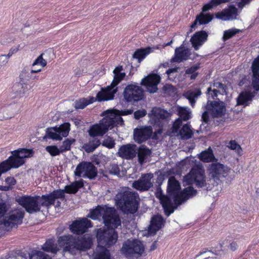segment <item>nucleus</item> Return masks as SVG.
Returning a JSON list of instances; mask_svg holds the SVG:
<instances>
[{"mask_svg": "<svg viewBox=\"0 0 259 259\" xmlns=\"http://www.w3.org/2000/svg\"><path fill=\"white\" fill-rule=\"evenodd\" d=\"M118 238L117 231L113 229L98 230L97 239L98 245L94 251L95 259H111V254L106 247L109 248L114 245Z\"/></svg>", "mask_w": 259, "mask_h": 259, "instance_id": "f257e3e1", "label": "nucleus"}, {"mask_svg": "<svg viewBox=\"0 0 259 259\" xmlns=\"http://www.w3.org/2000/svg\"><path fill=\"white\" fill-rule=\"evenodd\" d=\"M103 114L105 117L99 123L92 125L88 131L89 136L92 138L102 137L109 129L112 128L116 125L123 124L122 118L116 115L112 110H107Z\"/></svg>", "mask_w": 259, "mask_h": 259, "instance_id": "f03ea898", "label": "nucleus"}, {"mask_svg": "<svg viewBox=\"0 0 259 259\" xmlns=\"http://www.w3.org/2000/svg\"><path fill=\"white\" fill-rule=\"evenodd\" d=\"M58 243L64 247V250L72 254L84 251L91 248L92 239L90 236L75 237L71 235H64L58 238Z\"/></svg>", "mask_w": 259, "mask_h": 259, "instance_id": "7ed1b4c3", "label": "nucleus"}, {"mask_svg": "<svg viewBox=\"0 0 259 259\" xmlns=\"http://www.w3.org/2000/svg\"><path fill=\"white\" fill-rule=\"evenodd\" d=\"M114 199L117 206L125 213L134 214L138 209L139 195L137 192L122 188L119 190Z\"/></svg>", "mask_w": 259, "mask_h": 259, "instance_id": "20e7f679", "label": "nucleus"}, {"mask_svg": "<svg viewBox=\"0 0 259 259\" xmlns=\"http://www.w3.org/2000/svg\"><path fill=\"white\" fill-rule=\"evenodd\" d=\"M123 69L122 66L116 67L113 70L114 78L110 85L102 88L101 91L97 94V99L99 102L111 100L114 99L115 94L117 92V85L125 76L124 72H121Z\"/></svg>", "mask_w": 259, "mask_h": 259, "instance_id": "39448f33", "label": "nucleus"}, {"mask_svg": "<svg viewBox=\"0 0 259 259\" xmlns=\"http://www.w3.org/2000/svg\"><path fill=\"white\" fill-rule=\"evenodd\" d=\"M208 180L207 182L211 183L212 186H218L220 184L222 180L226 178L231 171V168L218 162V160L212 161L207 169Z\"/></svg>", "mask_w": 259, "mask_h": 259, "instance_id": "423d86ee", "label": "nucleus"}, {"mask_svg": "<svg viewBox=\"0 0 259 259\" xmlns=\"http://www.w3.org/2000/svg\"><path fill=\"white\" fill-rule=\"evenodd\" d=\"M145 247L143 243L139 240L135 239L129 240L124 242L120 249L121 253L127 258H138L143 253Z\"/></svg>", "mask_w": 259, "mask_h": 259, "instance_id": "0eeeda50", "label": "nucleus"}, {"mask_svg": "<svg viewBox=\"0 0 259 259\" xmlns=\"http://www.w3.org/2000/svg\"><path fill=\"white\" fill-rule=\"evenodd\" d=\"M124 100L132 104L144 98V91L142 87L137 83L127 84L123 92Z\"/></svg>", "mask_w": 259, "mask_h": 259, "instance_id": "6e6552de", "label": "nucleus"}, {"mask_svg": "<svg viewBox=\"0 0 259 259\" xmlns=\"http://www.w3.org/2000/svg\"><path fill=\"white\" fill-rule=\"evenodd\" d=\"M24 216V211L22 208L12 210L9 215L0 222V227L9 231L12 228L21 224Z\"/></svg>", "mask_w": 259, "mask_h": 259, "instance_id": "1a4fd4ad", "label": "nucleus"}, {"mask_svg": "<svg viewBox=\"0 0 259 259\" xmlns=\"http://www.w3.org/2000/svg\"><path fill=\"white\" fill-rule=\"evenodd\" d=\"M70 130V124L69 122H65L59 126L48 127L46 130V134L43 139L61 141L63 137H66L68 135Z\"/></svg>", "mask_w": 259, "mask_h": 259, "instance_id": "9d476101", "label": "nucleus"}, {"mask_svg": "<svg viewBox=\"0 0 259 259\" xmlns=\"http://www.w3.org/2000/svg\"><path fill=\"white\" fill-rule=\"evenodd\" d=\"M98 174L97 168L91 162L82 161L76 166L74 175L78 177L95 179Z\"/></svg>", "mask_w": 259, "mask_h": 259, "instance_id": "9b49d317", "label": "nucleus"}, {"mask_svg": "<svg viewBox=\"0 0 259 259\" xmlns=\"http://www.w3.org/2000/svg\"><path fill=\"white\" fill-rule=\"evenodd\" d=\"M39 196H23L16 199V201L29 213H33L40 210Z\"/></svg>", "mask_w": 259, "mask_h": 259, "instance_id": "f8f14e48", "label": "nucleus"}, {"mask_svg": "<svg viewBox=\"0 0 259 259\" xmlns=\"http://www.w3.org/2000/svg\"><path fill=\"white\" fill-rule=\"evenodd\" d=\"M103 222L108 228L114 230L121 226L120 217L117 211L113 207L107 208L106 214H105L104 217Z\"/></svg>", "mask_w": 259, "mask_h": 259, "instance_id": "ddd939ff", "label": "nucleus"}, {"mask_svg": "<svg viewBox=\"0 0 259 259\" xmlns=\"http://www.w3.org/2000/svg\"><path fill=\"white\" fill-rule=\"evenodd\" d=\"M205 108L209 111V114L213 118L222 117L225 114L226 111L225 103L220 100H208Z\"/></svg>", "mask_w": 259, "mask_h": 259, "instance_id": "4468645a", "label": "nucleus"}, {"mask_svg": "<svg viewBox=\"0 0 259 259\" xmlns=\"http://www.w3.org/2000/svg\"><path fill=\"white\" fill-rule=\"evenodd\" d=\"M153 174L151 173L142 174L140 179L132 183V187L139 191H148L153 186L152 179Z\"/></svg>", "mask_w": 259, "mask_h": 259, "instance_id": "2eb2a0df", "label": "nucleus"}, {"mask_svg": "<svg viewBox=\"0 0 259 259\" xmlns=\"http://www.w3.org/2000/svg\"><path fill=\"white\" fill-rule=\"evenodd\" d=\"M160 81V77L156 74L148 75L143 78L141 81V85L146 87L147 91L150 93H155L158 90L157 85Z\"/></svg>", "mask_w": 259, "mask_h": 259, "instance_id": "dca6fc26", "label": "nucleus"}, {"mask_svg": "<svg viewBox=\"0 0 259 259\" xmlns=\"http://www.w3.org/2000/svg\"><path fill=\"white\" fill-rule=\"evenodd\" d=\"M192 173L194 175V183L198 188L206 187L207 190L212 189V185L206 181L204 170L203 168L194 167L192 168Z\"/></svg>", "mask_w": 259, "mask_h": 259, "instance_id": "f3484780", "label": "nucleus"}, {"mask_svg": "<svg viewBox=\"0 0 259 259\" xmlns=\"http://www.w3.org/2000/svg\"><path fill=\"white\" fill-rule=\"evenodd\" d=\"M156 197L158 198L164 210L165 214L168 217L172 213L174 209L172 206L171 198L168 196L164 195L160 187L157 188L155 192Z\"/></svg>", "mask_w": 259, "mask_h": 259, "instance_id": "a211bd4d", "label": "nucleus"}, {"mask_svg": "<svg viewBox=\"0 0 259 259\" xmlns=\"http://www.w3.org/2000/svg\"><path fill=\"white\" fill-rule=\"evenodd\" d=\"M238 9L233 5H230L227 8L215 14V18L223 21H232L237 19Z\"/></svg>", "mask_w": 259, "mask_h": 259, "instance_id": "6ab92c4d", "label": "nucleus"}, {"mask_svg": "<svg viewBox=\"0 0 259 259\" xmlns=\"http://www.w3.org/2000/svg\"><path fill=\"white\" fill-rule=\"evenodd\" d=\"M92 226L91 221L84 218L73 222L70 226V230L73 234L79 235L85 233L88 229Z\"/></svg>", "mask_w": 259, "mask_h": 259, "instance_id": "aec40b11", "label": "nucleus"}, {"mask_svg": "<svg viewBox=\"0 0 259 259\" xmlns=\"http://www.w3.org/2000/svg\"><path fill=\"white\" fill-rule=\"evenodd\" d=\"M12 155L10 156L8 159L2 162L3 171H7L11 168H18L23 165L25 161L24 159L19 157L16 154L12 152Z\"/></svg>", "mask_w": 259, "mask_h": 259, "instance_id": "412c9836", "label": "nucleus"}, {"mask_svg": "<svg viewBox=\"0 0 259 259\" xmlns=\"http://www.w3.org/2000/svg\"><path fill=\"white\" fill-rule=\"evenodd\" d=\"M152 134L151 126L136 128L134 131V139L138 143H141L150 139Z\"/></svg>", "mask_w": 259, "mask_h": 259, "instance_id": "4be33fe9", "label": "nucleus"}, {"mask_svg": "<svg viewBox=\"0 0 259 259\" xmlns=\"http://www.w3.org/2000/svg\"><path fill=\"white\" fill-rule=\"evenodd\" d=\"M117 153L122 158L133 159L137 154V146L133 144L122 145L119 148Z\"/></svg>", "mask_w": 259, "mask_h": 259, "instance_id": "5701e85b", "label": "nucleus"}, {"mask_svg": "<svg viewBox=\"0 0 259 259\" xmlns=\"http://www.w3.org/2000/svg\"><path fill=\"white\" fill-rule=\"evenodd\" d=\"M207 37L208 34L205 31L201 30L196 32L190 39V41L194 49L198 50L200 47L206 41Z\"/></svg>", "mask_w": 259, "mask_h": 259, "instance_id": "b1692460", "label": "nucleus"}, {"mask_svg": "<svg viewBox=\"0 0 259 259\" xmlns=\"http://www.w3.org/2000/svg\"><path fill=\"white\" fill-rule=\"evenodd\" d=\"M191 55L190 50L183 46L177 48L175 49V55L171 59L173 62L180 63L189 59Z\"/></svg>", "mask_w": 259, "mask_h": 259, "instance_id": "393cba45", "label": "nucleus"}, {"mask_svg": "<svg viewBox=\"0 0 259 259\" xmlns=\"http://www.w3.org/2000/svg\"><path fill=\"white\" fill-rule=\"evenodd\" d=\"M180 189L181 186L179 182L175 177H170L168 181L167 192L169 197L174 198V201L176 196H180Z\"/></svg>", "mask_w": 259, "mask_h": 259, "instance_id": "a878e982", "label": "nucleus"}, {"mask_svg": "<svg viewBox=\"0 0 259 259\" xmlns=\"http://www.w3.org/2000/svg\"><path fill=\"white\" fill-rule=\"evenodd\" d=\"M196 193L197 191L193 187L189 186L185 188L183 192L180 193V196H176L175 197V202L176 203L181 204L190 197L195 196Z\"/></svg>", "mask_w": 259, "mask_h": 259, "instance_id": "bb28decb", "label": "nucleus"}, {"mask_svg": "<svg viewBox=\"0 0 259 259\" xmlns=\"http://www.w3.org/2000/svg\"><path fill=\"white\" fill-rule=\"evenodd\" d=\"M251 70L252 72V85L256 91H259V56L253 61Z\"/></svg>", "mask_w": 259, "mask_h": 259, "instance_id": "cd10ccee", "label": "nucleus"}, {"mask_svg": "<svg viewBox=\"0 0 259 259\" xmlns=\"http://www.w3.org/2000/svg\"><path fill=\"white\" fill-rule=\"evenodd\" d=\"M163 225V218L159 215H155L151 218L150 224L148 226V232L150 235H153L162 227Z\"/></svg>", "mask_w": 259, "mask_h": 259, "instance_id": "c85d7f7f", "label": "nucleus"}, {"mask_svg": "<svg viewBox=\"0 0 259 259\" xmlns=\"http://www.w3.org/2000/svg\"><path fill=\"white\" fill-rule=\"evenodd\" d=\"M2 110L4 119H8L11 118L15 114L19 112L20 106L19 104L14 103L5 106Z\"/></svg>", "mask_w": 259, "mask_h": 259, "instance_id": "c756f323", "label": "nucleus"}, {"mask_svg": "<svg viewBox=\"0 0 259 259\" xmlns=\"http://www.w3.org/2000/svg\"><path fill=\"white\" fill-rule=\"evenodd\" d=\"M201 94L202 92L201 89L199 88H196L187 91L184 93L183 96L188 100L191 106L194 107L196 103V100L201 95Z\"/></svg>", "mask_w": 259, "mask_h": 259, "instance_id": "7c9ffc66", "label": "nucleus"}, {"mask_svg": "<svg viewBox=\"0 0 259 259\" xmlns=\"http://www.w3.org/2000/svg\"><path fill=\"white\" fill-rule=\"evenodd\" d=\"M137 154L138 162L142 166L144 163L147 162L148 158L151 154V151L144 146H141L138 149L137 148Z\"/></svg>", "mask_w": 259, "mask_h": 259, "instance_id": "2f4dec72", "label": "nucleus"}, {"mask_svg": "<svg viewBox=\"0 0 259 259\" xmlns=\"http://www.w3.org/2000/svg\"><path fill=\"white\" fill-rule=\"evenodd\" d=\"M108 208L106 206L98 205L95 209L90 211L87 217L93 220H98L102 217L103 220Z\"/></svg>", "mask_w": 259, "mask_h": 259, "instance_id": "473e14b6", "label": "nucleus"}, {"mask_svg": "<svg viewBox=\"0 0 259 259\" xmlns=\"http://www.w3.org/2000/svg\"><path fill=\"white\" fill-rule=\"evenodd\" d=\"M255 96V93L242 92L237 99V105H242L244 106L248 105L252 101Z\"/></svg>", "mask_w": 259, "mask_h": 259, "instance_id": "72a5a7b5", "label": "nucleus"}, {"mask_svg": "<svg viewBox=\"0 0 259 259\" xmlns=\"http://www.w3.org/2000/svg\"><path fill=\"white\" fill-rule=\"evenodd\" d=\"M84 186L83 181L81 179L79 181H76L71 183L69 185H67L65 187V193L68 194L76 193L79 188L83 187Z\"/></svg>", "mask_w": 259, "mask_h": 259, "instance_id": "f704fd0d", "label": "nucleus"}, {"mask_svg": "<svg viewBox=\"0 0 259 259\" xmlns=\"http://www.w3.org/2000/svg\"><path fill=\"white\" fill-rule=\"evenodd\" d=\"M100 140L96 137L90 139L89 142L83 145V149L87 153L93 152L101 144Z\"/></svg>", "mask_w": 259, "mask_h": 259, "instance_id": "c9c22d12", "label": "nucleus"}, {"mask_svg": "<svg viewBox=\"0 0 259 259\" xmlns=\"http://www.w3.org/2000/svg\"><path fill=\"white\" fill-rule=\"evenodd\" d=\"M152 112L154 116L158 119L168 120L171 116L170 113L160 108H153Z\"/></svg>", "mask_w": 259, "mask_h": 259, "instance_id": "e433bc0d", "label": "nucleus"}, {"mask_svg": "<svg viewBox=\"0 0 259 259\" xmlns=\"http://www.w3.org/2000/svg\"><path fill=\"white\" fill-rule=\"evenodd\" d=\"M198 158L204 162H212L216 159L210 147L206 150L202 151L198 155Z\"/></svg>", "mask_w": 259, "mask_h": 259, "instance_id": "4c0bfd02", "label": "nucleus"}, {"mask_svg": "<svg viewBox=\"0 0 259 259\" xmlns=\"http://www.w3.org/2000/svg\"><path fill=\"white\" fill-rule=\"evenodd\" d=\"M155 49H158V47L154 48L148 47L145 49L138 50L133 54V58L137 59L140 62Z\"/></svg>", "mask_w": 259, "mask_h": 259, "instance_id": "58836bf2", "label": "nucleus"}, {"mask_svg": "<svg viewBox=\"0 0 259 259\" xmlns=\"http://www.w3.org/2000/svg\"><path fill=\"white\" fill-rule=\"evenodd\" d=\"M96 100L99 101L97 99V97L96 98L93 97H89V99L81 98L75 101L74 107L76 109H83L87 105L94 103Z\"/></svg>", "mask_w": 259, "mask_h": 259, "instance_id": "ea45409f", "label": "nucleus"}, {"mask_svg": "<svg viewBox=\"0 0 259 259\" xmlns=\"http://www.w3.org/2000/svg\"><path fill=\"white\" fill-rule=\"evenodd\" d=\"M232 0H210L208 3L205 4L202 8V12H205L212 10L222 4L231 2Z\"/></svg>", "mask_w": 259, "mask_h": 259, "instance_id": "a19ab883", "label": "nucleus"}, {"mask_svg": "<svg viewBox=\"0 0 259 259\" xmlns=\"http://www.w3.org/2000/svg\"><path fill=\"white\" fill-rule=\"evenodd\" d=\"M13 90L17 96L21 97L27 91V84L25 82H17L13 85Z\"/></svg>", "mask_w": 259, "mask_h": 259, "instance_id": "79ce46f5", "label": "nucleus"}, {"mask_svg": "<svg viewBox=\"0 0 259 259\" xmlns=\"http://www.w3.org/2000/svg\"><path fill=\"white\" fill-rule=\"evenodd\" d=\"M42 249L47 252L56 253L59 250L57 245L55 243V240L51 239L47 240L42 246Z\"/></svg>", "mask_w": 259, "mask_h": 259, "instance_id": "37998d69", "label": "nucleus"}, {"mask_svg": "<svg viewBox=\"0 0 259 259\" xmlns=\"http://www.w3.org/2000/svg\"><path fill=\"white\" fill-rule=\"evenodd\" d=\"M179 118L182 121H187L191 118V112L190 109L187 107H179L177 110Z\"/></svg>", "mask_w": 259, "mask_h": 259, "instance_id": "c03bdc74", "label": "nucleus"}, {"mask_svg": "<svg viewBox=\"0 0 259 259\" xmlns=\"http://www.w3.org/2000/svg\"><path fill=\"white\" fill-rule=\"evenodd\" d=\"M193 134L190 125L185 124L182 126L178 135L181 136L182 139L188 140L192 137Z\"/></svg>", "mask_w": 259, "mask_h": 259, "instance_id": "a18cd8bd", "label": "nucleus"}, {"mask_svg": "<svg viewBox=\"0 0 259 259\" xmlns=\"http://www.w3.org/2000/svg\"><path fill=\"white\" fill-rule=\"evenodd\" d=\"M41 70V69L37 70H31L30 72L29 70L26 69H23L20 74L19 77L21 80V82H25L29 80L31 78V74L35 73L40 72Z\"/></svg>", "mask_w": 259, "mask_h": 259, "instance_id": "49530a36", "label": "nucleus"}, {"mask_svg": "<svg viewBox=\"0 0 259 259\" xmlns=\"http://www.w3.org/2000/svg\"><path fill=\"white\" fill-rule=\"evenodd\" d=\"M12 152L14 153V154H16L19 157L24 160L25 158L31 157L33 154L32 150L25 148L19 149Z\"/></svg>", "mask_w": 259, "mask_h": 259, "instance_id": "de8ad7c7", "label": "nucleus"}, {"mask_svg": "<svg viewBox=\"0 0 259 259\" xmlns=\"http://www.w3.org/2000/svg\"><path fill=\"white\" fill-rule=\"evenodd\" d=\"M41 199L42 201H39L40 205L49 208L51 205H54L55 201L50 193L48 195H42Z\"/></svg>", "mask_w": 259, "mask_h": 259, "instance_id": "09e8293b", "label": "nucleus"}, {"mask_svg": "<svg viewBox=\"0 0 259 259\" xmlns=\"http://www.w3.org/2000/svg\"><path fill=\"white\" fill-rule=\"evenodd\" d=\"M211 87L213 88L214 90H217L219 94L224 95L226 94L227 86L226 84H223L220 82H214L212 83Z\"/></svg>", "mask_w": 259, "mask_h": 259, "instance_id": "8fccbe9b", "label": "nucleus"}, {"mask_svg": "<svg viewBox=\"0 0 259 259\" xmlns=\"http://www.w3.org/2000/svg\"><path fill=\"white\" fill-rule=\"evenodd\" d=\"M204 12H202L197 16L199 17L200 21V25L205 24L210 22L213 18V15L210 14H204Z\"/></svg>", "mask_w": 259, "mask_h": 259, "instance_id": "3c124183", "label": "nucleus"}, {"mask_svg": "<svg viewBox=\"0 0 259 259\" xmlns=\"http://www.w3.org/2000/svg\"><path fill=\"white\" fill-rule=\"evenodd\" d=\"M75 142L74 139H67L64 141L62 143V145L60 147L61 152L62 153L65 152L67 151H69L71 149V146L72 144Z\"/></svg>", "mask_w": 259, "mask_h": 259, "instance_id": "603ef678", "label": "nucleus"}, {"mask_svg": "<svg viewBox=\"0 0 259 259\" xmlns=\"http://www.w3.org/2000/svg\"><path fill=\"white\" fill-rule=\"evenodd\" d=\"M182 125V121L180 118H177L172 124L171 128H170L171 133L174 135H178L180 132V127Z\"/></svg>", "mask_w": 259, "mask_h": 259, "instance_id": "864d4df0", "label": "nucleus"}, {"mask_svg": "<svg viewBox=\"0 0 259 259\" xmlns=\"http://www.w3.org/2000/svg\"><path fill=\"white\" fill-rule=\"evenodd\" d=\"M240 31L241 30L240 29L236 28L230 29L225 31L223 36V41H225L227 40L232 38L233 36Z\"/></svg>", "mask_w": 259, "mask_h": 259, "instance_id": "5fc2aeb1", "label": "nucleus"}, {"mask_svg": "<svg viewBox=\"0 0 259 259\" xmlns=\"http://www.w3.org/2000/svg\"><path fill=\"white\" fill-rule=\"evenodd\" d=\"M46 150L53 157L59 155L62 153L60 148H58L56 145L48 146L46 147Z\"/></svg>", "mask_w": 259, "mask_h": 259, "instance_id": "6e6d98bb", "label": "nucleus"}, {"mask_svg": "<svg viewBox=\"0 0 259 259\" xmlns=\"http://www.w3.org/2000/svg\"><path fill=\"white\" fill-rule=\"evenodd\" d=\"M227 146L231 150H235L239 155H241L242 151V148L235 140L230 141Z\"/></svg>", "mask_w": 259, "mask_h": 259, "instance_id": "4d7b16f0", "label": "nucleus"}, {"mask_svg": "<svg viewBox=\"0 0 259 259\" xmlns=\"http://www.w3.org/2000/svg\"><path fill=\"white\" fill-rule=\"evenodd\" d=\"M219 94V93H218V92L217 90H214L213 89H212L211 87L207 88V89L206 95L208 97V100H209V99H210L213 100L218 99V100H220V99L218 98Z\"/></svg>", "mask_w": 259, "mask_h": 259, "instance_id": "13d9d810", "label": "nucleus"}, {"mask_svg": "<svg viewBox=\"0 0 259 259\" xmlns=\"http://www.w3.org/2000/svg\"><path fill=\"white\" fill-rule=\"evenodd\" d=\"M54 201L56 199H64L65 198V191L64 190L58 189L53 191L50 193Z\"/></svg>", "mask_w": 259, "mask_h": 259, "instance_id": "bf43d9fd", "label": "nucleus"}, {"mask_svg": "<svg viewBox=\"0 0 259 259\" xmlns=\"http://www.w3.org/2000/svg\"><path fill=\"white\" fill-rule=\"evenodd\" d=\"M184 186L189 185L194 183V175L192 173V170L189 174L184 177Z\"/></svg>", "mask_w": 259, "mask_h": 259, "instance_id": "052dcab7", "label": "nucleus"}, {"mask_svg": "<svg viewBox=\"0 0 259 259\" xmlns=\"http://www.w3.org/2000/svg\"><path fill=\"white\" fill-rule=\"evenodd\" d=\"M30 259H52L48 254L39 251L30 256Z\"/></svg>", "mask_w": 259, "mask_h": 259, "instance_id": "680f3d73", "label": "nucleus"}, {"mask_svg": "<svg viewBox=\"0 0 259 259\" xmlns=\"http://www.w3.org/2000/svg\"><path fill=\"white\" fill-rule=\"evenodd\" d=\"M108 171L111 175H118L120 174V169L118 165L116 164H110L108 167Z\"/></svg>", "mask_w": 259, "mask_h": 259, "instance_id": "e2e57ef3", "label": "nucleus"}, {"mask_svg": "<svg viewBox=\"0 0 259 259\" xmlns=\"http://www.w3.org/2000/svg\"><path fill=\"white\" fill-rule=\"evenodd\" d=\"M115 144V143L114 140L110 137H108L107 139H105L102 143V145L103 146L109 149L113 148L114 147Z\"/></svg>", "mask_w": 259, "mask_h": 259, "instance_id": "0e129e2a", "label": "nucleus"}, {"mask_svg": "<svg viewBox=\"0 0 259 259\" xmlns=\"http://www.w3.org/2000/svg\"><path fill=\"white\" fill-rule=\"evenodd\" d=\"M43 54H41L39 55L34 61L32 64V66H35L39 64L42 67H44L47 65V62L46 60L42 58Z\"/></svg>", "mask_w": 259, "mask_h": 259, "instance_id": "69168bd1", "label": "nucleus"}, {"mask_svg": "<svg viewBox=\"0 0 259 259\" xmlns=\"http://www.w3.org/2000/svg\"><path fill=\"white\" fill-rule=\"evenodd\" d=\"M200 66L199 64H196L195 65H193V66L188 68L186 69L185 71V73L187 74H194L196 72V71L199 69Z\"/></svg>", "mask_w": 259, "mask_h": 259, "instance_id": "338daca9", "label": "nucleus"}, {"mask_svg": "<svg viewBox=\"0 0 259 259\" xmlns=\"http://www.w3.org/2000/svg\"><path fill=\"white\" fill-rule=\"evenodd\" d=\"M147 112L145 110H139L135 112L134 117L136 119H139L140 118L145 116Z\"/></svg>", "mask_w": 259, "mask_h": 259, "instance_id": "774afa93", "label": "nucleus"}]
</instances>
